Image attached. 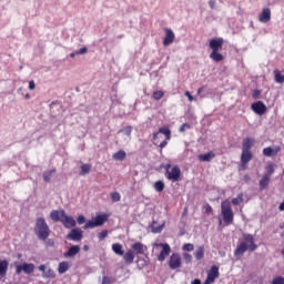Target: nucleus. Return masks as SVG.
<instances>
[{
    "label": "nucleus",
    "mask_w": 284,
    "mask_h": 284,
    "mask_svg": "<svg viewBox=\"0 0 284 284\" xmlns=\"http://www.w3.org/2000/svg\"><path fill=\"white\" fill-rule=\"evenodd\" d=\"M255 252V250H258V245L254 243V235L252 234H244L243 241L237 244V247L234 251V256L240 258V256H243L246 252Z\"/></svg>",
    "instance_id": "f257e3e1"
},
{
    "label": "nucleus",
    "mask_w": 284,
    "mask_h": 284,
    "mask_svg": "<svg viewBox=\"0 0 284 284\" xmlns=\"http://www.w3.org/2000/svg\"><path fill=\"white\" fill-rule=\"evenodd\" d=\"M223 43H225V40H223V38H213L209 42V48L212 50V52L210 53V59H212V61H215V63H220V61H223L225 59V57L220 53L223 50Z\"/></svg>",
    "instance_id": "f03ea898"
},
{
    "label": "nucleus",
    "mask_w": 284,
    "mask_h": 284,
    "mask_svg": "<svg viewBox=\"0 0 284 284\" xmlns=\"http://www.w3.org/2000/svg\"><path fill=\"white\" fill-rule=\"evenodd\" d=\"M34 233H36V236L39 239V241H48V237L50 236V226H48L45 219L43 217L37 219Z\"/></svg>",
    "instance_id": "7ed1b4c3"
},
{
    "label": "nucleus",
    "mask_w": 284,
    "mask_h": 284,
    "mask_svg": "<svg viewBox=\"0 0 284 284\" xmlns=\"http://www.w3.org/2000/svg\"><path fill=\"white\" fill-rule=\"evenodd\" d=\"M161 134H164L165 139L159 144V139H161ZM172 139V131L170 126H162L158 132L153 133V145H159L161 150L168 146V142Z\"/></svg>",
    "instance_id": "20e7f679"
},
{
    "label": "nucleus",
    "mask_w": 284,
    "mask_h": 284,
    "mask_svg": "<svg viewBox=\"0 0 284 284\" xmlns=\"http://www.w3.org/2000/svg\"><path fill=\"white\" fill-rule=\"evenodd\" d=\"M221 214L225 225H232V223H234V211H232V203H230V200L222 201Z\"/></svg>",
    "instance_id": "39448f33"
},
{
    "label": "nucleus",
    "mask_w": 284,
    "mask_h": 284,
    "mask_svg": "<svg viewBox=\"0 0 284 284\" xmlns=\"http://www.w3.org/2000/svg\"><path fill=\"white\" fill-rule=\"evenodd\" d=\"M164 176L168 181H172V183L181 181V168L179 165L172 166V164L168 163L164 165Z\"/></svg>",
    "instance_id": "423d86ee"
},
{
    "label": "nucleus",
    "mask_w": 284,
    "mask_h": 284,
    "mask_svg": "<svg viewBox=\"0 0 284 284\" xmlns=\"http://www.w3.org/2000/svg\"><path fill=\"white\" fill-rule=\"evenodd\" d=\"M108 221L105 214H99L94 217V221L89 220L82 227L83 230H94V227H101Z\"/></svg>",
    "instance_id": "0eeeda50"
},
{
    "label": "nucleus",
    "mask_w": 284,
    "mask_h": 284,
    "mask_svg": "<svg viewBox=\"0 0 284 284\" xmlns=\"http://www.w3.org/2000/svg\"><path fill=\"white\" fill-rule=\"evenodd\" d=\"M16 266V274L19 276L22 272L26 274H32L34 272L36 267L32 263H22V264H14Z\"/></svg>",
    "instance_id": "6e6552de"
},
{
    "label": "nucleus",
    "mask_w": 284,
    "mask_h": 284,
    "mask_svg": "<svg viewBox=\"0 0 284 284\" xmlns=\"http://www.w3.org/2000/svg\"><path fill=\"white\" fill-rule=\"evenodd\" d=\"M155 247H162L161 253L158 255V261H160L161 263H163V261H165L166 256H170V254L172 253V248L170 247V244L165 243H155L154 244Z\"/></svg>",
    "instance_id": "1a4fd4ad"
},
{
    "label": "nucleus",
    "mask_w": 284,
    "mask_h": 284,
    "mask_svg": "<svg viewBox=\"0 0 284 284\" xmlns=\"http://www.w3.org/2000/svg\"><path fill=\"white\" fill-rule=\"evenodd\" d=\"M60 223H62V225L67 230H71V227H77V220H74V217L65 214V212H62V220L60 221Z\"/></svg>",
    "instance_id": "9d476101"
},
{
    "label": "nucleus",
    "mask_w": 284,
    "mask_h": 284,
    "mask_svg": "<svg viewBox=\"0 0 284 284\" xmlns=\"http://www.w3.org/2000/svg\"><path fill=\"white\" fill-rule=\"evenodd\" d=\"M251 110L255 114H258V116H263V114H265V112H267V106L265 105V103H263V101H257V102L251 104Z\"/></svg>",
    "instance_id": "9b49d317"
},
{
    "label": "nucleus",
    "mask_w": 284,
    "mask_h": 284,
    "mask_svg": "<svg viewBox=\"0 0 284 284\" xmlns=\"http://www.w3.org/2000/svg\"><path fill=\"white\" fill-rule=\"evenodd\" d=\"M181 255L179 253H173L169 258L170 270H179L181 267Z\"/></svg>",
    "instance_id": "f8f14e48"
},
{
    "label": "nucleus",
    "mask_w": 284,
    "mask_h": 284,
    "mask_svg": "<svg viewBox=\"0 0 284 284\" xmlns=\"http://www.w3.org/2000/svg\"><path fill=\"white\" fill-rule=\"evenodd\" d=\"M165 36L163 39V45L168 48V45H172L174 43V39H176V36L174 34V31L170 28L164 29Z\"/></svg>",
    "instance_id": "ddd939ff"
},
{
    "label": "nucleus",
    "mask_w": 284,
    "mask_h": 284,
    "mask_svg": "<svg viewBox=\"0 0 284 284\" xmlns=\"http://www.w3.org/2000/svg\"><path fill=\"white\" fill-rule=\"evenodd\" d=\"M67 239L69 241H74L75 243H79V241L83 240V231L81 229H73L71 232L67 235Z\"/></svg>",
    "instance_id": "4468645a"
},
{
    "label": "nucleus",
    "mask_w": 284,
    "mask_h": 284,
    "mask_svg": "<svg viewBox=\"0 0 284 284\" xmlns=\"http://www.w3.org/2000/svg\"><path fill=\"white\" fill-rule=\"evenodd\" d=\"M278 152H281V146L280 145H274V146H267L264 148L262 151V154L264 156H276V154H278Z\"/></svg>",
    "instance_id": "2eb2a0df"
},
{
    "label": "nucleus",
    "mask_w": 284,
    "mask_h": 284,
    "mask_svg": "<svg viewBox=\"0 0 284 284\" xmlns=\"http://www.w3.org/2000/svg\"><path fill=\"white\" fill-rule=\"evenodd\" d=\"M132 252L136 254V256H140L141 254H145V250H148L146 245H143L141 242H135L131 246Z\"/></svg>",
    "instance_id": "dca6fc26"
},
{
    "label": "nucleus",
    "mask_w": 284,
    "mask_h": 284,
    "mask_svg": "<svg viewBox=\"0 0 284 284\" xmlns=\"http://www.w3.org/2000/svg\"><path fill=\"white\" fill-rule=\"evenodd\" d=\"M219 276H220L219 266L213 265L207 273L206 281L214 283V281H216Z\"/></svg>",
    "instance_id": "f3484780"
},
{
    "label": "nucleus",
    "mask_w": 284,
    "mask_h": 284,
    "mask_svg": "<svg viewBox=\"0 0 284 284\" xmlns=\"http://www.w3.org/2000/svg\"><path fill=\"white\" fill-rule=\"evenodd\" d=\"M79 252H81V246L72 245L68 250V252H64L63 256H64V258H72V257L77 256V254H79Z\"/></svg>",
    "instance_id": "a211bd4d"
},
{
    "label": "nucleus",
    "mask_w": 284,
    "mask_h": 284,
    "mask_svg": "<svg viewBox=\"0 0 284 284\" xmlns=\"http://www.w3.org/2000/svg\"><path fill=\"white\" fill-rule=\"evenodd\" d=\"M63 212H65L64 210H53L50 213V219L51 221H53L54 223H61L62 219H63Z\"/></svg>",
    "instance_id": "6ab92c4d"
},
{
    "label": "nucleus",
    "mask_w": 284,
    "mask_h": 284,
    "mask_svg": "<svg viewBox=\"0 0 284 284\" xmlns=\"http://www.w3.org/2000/svg\"><path fill=\"white\" fill-rule=\"evenodd\" d=\"M258 19H260L261 23H267V21H270V19H272V11L270 10V8L263 9Z\"/></svg>",
    "instance_id": "aec40b11"
},
{
    "label": "nucleus",
    "mask_w": 284,
    "mask_h": 284,
    "mask_svg": "<svg viewBox=\"0 0 284 284\" xmlns=\"http://www.w3.org/2000/svg\"><path fill=\"white\" fill-rule=\"evenodd\" d=\"M122 256H123V261H124V263H126V265H132V263H134V256H135L134 251L129 250Z\"/></svg>",
    "instance_id": "412c9836"
},
{
    "label": "nucleus",
    "mask_w": 284,
    "mask_h": 284,
    "mask_svg": "<svg viewBox=\"0 0 284 284\" xmlns=\"http://www.w3.org/2000/svg\"><path fill=\"white\" fill-rule=\"evenodd\" d=\"M254 145V139L252 138H246L242 142V151L244 152H250L252 150V146Z\"/></svg>",
    "instance_id": "4be33fe9"
},
{
    "label": "nucleus",
    "mask_w": 284,
    "mask_h": 284,
    "mask_svg": "<svg viewBox=\"0 0 284 284\" xmlns=\"http://www.w3.org/2000/svg\"><path fill=\"white\" fill-rule=\"evenodd\" d=\"M252 159H253L252 151H242L241 163H243L244 165H247V163H250Z\"/></svg>",
    "instance_id": "5701e85b"
},
{
    "label": "nucleus",
    "mask_w": 284,
    "mask_h": 284,
    "mask_svg": "<svg viewBox=\"0 0 284 284\" xmlns=\"http://www.w3.org/2000/svg\"><path fill=\"white\" fill-rule=\"evenodd\" d=\"M214 156H216V154L213 152V151H210L205 154H200L197 156L199 161H203V162H206V163H210V161H212V159H214Z\"/></svg>",
    "instance_id": "b1692460"
},
{
    "label": "nucleus",
    "mask_w": 284,
    "mask_h": 284,
    "mask_svg": "<svg viewBox=\"0 0 284 284\" xmlns=\"http://www.w3.org/2000/svg\"><path fill=\"white\" fill-rule=\"evenodd\" d=\"M10 265V262L8 260H0V276L3 277L6 274H8V266Z\"/></svg>",
    "instance_id": "393cba45"
},
{
    "label": "nucleus",
    "mask_w": 284,
    "mask_h": 284,
    "mask_svg": "<svg viewBox=\"0 0 284 284\" xmlns=\"http://www.w3.org/2000/svg\"><path fill=\"white\" fill-rule=\"evenodd\" d=\"M273 74L275 83H284V70L280 71L278 69H275Z\"/></svg>",
    "instance_id": "a878e982"
},
{
    "label": "nucleus",
    "mask_w": 284,
    "mask_h": 284,
    "mask_svg": "<svg viewBox=\"0 0 284 284\" xmlns=\"http://www.w3.org/2000/svg\"><path fill=\"white\" fill-rule=\"evenodd\" d=\"M112 252H114L116 256H123V254H125V251H123V245L120 243L112 244Z\"/></svg>",
    "instance_id": "bb28decb"
},
{
    "label": "nucleus",
    "mask_w": 284,
    "mask_h": 284,
    "mask_svg": "<svg viewBox=\"0 0 284 284\" xmlns=\"http://www.w3.org/2000/svg\"><path fill=\"white\" fill-rule=\"evenodd\" d=\"M260 190L261 192H263V190H267V187L270 186V178H267L266 175H263L262 179L260 180Z\"/></svg>",
    "instance_id": "cd10ccee"
},
{
    "label": "nucleus",
    "mask_w": 284,
    "mask_h": 284,
    "mask_svg": "<svg viewBox=\"0 0 284 284\" xmlns=\"http://www.w3.org/2000/svg\"><path fill=\"white\" fill-rule=\"evenodd\" d=\"M70 270V264L68 262H60L58 265V274H65Z\"/></svg>",
    "instance_id": "c85d7f7f"
},
{
    "label": "nucleus",
    "mask_w": 284,
    "mask_h": 284,
    "mask_svg": "<svg viewBox=\"0 0 284 284\" xmlns=\"http://www.w3.org/2000/svg\"><path fill=\"white\" fill-rule=\"evenodd\" d=\"M163 227H165V224H161L156 226V222H153L151 224V232L153 234H161L163 232Z\"/></svg>",
    "instance_id": "c756f323"
},
{
    "label": "nucleus",
    "mask_w": 284,
    "mask_h": 284,
    "mask_svg": "<svg viewBox=\"0 0 284 284\" xmlns=\"http://www.w3.org/2000/svg\"><path fill=\"white\" fill-rule=\"evenodd\" d=\"M196 261H202L203 256H205V247L199 246L194 253Z\"/></svg>",
    "instance_id": "7c9ffc66"
},
{
    "label": "nucleus",
    "mask_w": 284,
    "mask_h": 284,
    "mask_svg": "<svg viewBox=\"0 0 284 284\" xmlns=\"http://www.w3.org/2000/svg\"><path fill=\"white\" fill-rule=\"evenodd\" d=\"M126 153L123 150L118 151L113 154L114 161H125Z\"/></svg>",
    "instance_id": "2f4dec72"
},
{
    "label": "nucleus",
    "mask_w": 284,
    "mask_h": 284,
    "mask_svg": "<svg viewBox=\"0 0 284 284\" xmlns=\"http://www.w3.org/2000/svg\"><path fill=\"white\" fill-rule=\"evenodd\" d=\"M91 170H92V164H82L80 176H85V174H90Z\"/></svg>",
    "instance_id": "473e14b6"
},
{
    "label": "nucleus",
    "mask_w": 284,
    "mask_h": 284,
    "mask_svg": "<svg viewBox=\"0 0 284 284\" xmlns=\"http://www.w3.org/2000/svg\"><path fill=\"white\" fill-rule=\"evenodd\" d=\"M54 172H57V169H52L50 171H47L43 173V181L45 183H50L51 179H52V175L54 174Z\"/></svg>",
    "instance_id": "72a5a7b5"
},
{
    "label": "nucleus",
    "mask_w": 284,
    "mask_h": 284,
    "mask_svg": "<svg viewBox=\"0 0 284 284\" xmlns=\"http://www.w3.org/2000/svg\"><path fill=\"white\" fill-rule=\"evenodd\" d=\"M42 278H57V273H54V270L48 268L43 274Z\"/></svg>",
    "instance_id": "f704fd0d"
},
{
    "label": "nucleus",
    "mask_w": 284,
    "mask_h": 284,
    "mask_svg": "<svg viewBox=\"0 0 284 284\" xmlns=\"http://www.w3.org/2000/svg\"><path fill=\"white\" fill-rule=\"evenodd\" d=\"M155 192H163L165 190V183L163 181H156L153 184Z\"/></svg>",
    "instance_id": "c9c22d12"
},
{
    "label": "nucleus",
    "mask_w": 284,
    "mask_h": 284,
    "mask_svg": "<svg viewBox=\"0 0 284 284\" xmlns=\"http://www.w3.org/2000/svg\"><path fill=\"white\" fill-rule=\"evenodd\" d=\"M265 173H264V176H267L268 179H271L272 178V174H274V171H275V169H274V163H271V164H268L266 168H265Z\"/></svg>",
    "instance_id": "e433bc0d"
},
{
    "label": "nucleus",
    "mask_w": 284,
    "mask_h": 284,
    "mask_svg": "<svg viewBox=\"0 0 284 284\" xmlns=\"http://www.w3.org/2000/svg\"><path fill=\"white\" fill-rule=\"evenodd\" d=\"M232 205H241L243 203V193H239L236 197L231 201Z\"/></svg>",
    "instance_id": "4c0bfd02"
},
{
    "label": "nucleus",
    "mask_w": 284,
    "mask_h": 284,
    "mask_svg": "<svg viewBox=\"0 0 284 284\" xmlns=\"http://www.w3.org/2000/svg\"><path fill=\"white\" fill-rule=\"evenodd\" d=\"M183 252H194V244L186 243L182 246Z\"/></svg>",
    "instance_id": "58836bf2"
},
{
    "label": "nucleus",
    "mask_w": 284,
    "mask_h": 284,
    "mask_svg": "<svg viewBox=\"0 0 284 284\" xmlns=\"http://www.w3.org/2000/svg\"><path fill=\"white\" fill-rule=\"evenodd\" d=\"M111 199H112L113 203H119V201H121V193H119V192L111 193Z\"/></svg>",
    "instance_id": "ea45409f"
},
{
    "label": "nucleus",
    "mask_w": 284,
    "mask_h": 284,
    "mask_svg": "<svg viewBox=\"0 0 284 284\" xmlns=\"http://www.w3.org/2000/svg\"><path fill=\"white\" fill-rule=\"evenodd\" d=\"M164 95H165V93L163 91H155V92H153V99L155 101H161V98L164 97Z\"/></svg>",
    "instance_id": "a19ab883"
},
{
    "label": "nucleus",
    "mask_w": 284,
    "mask_h": 284,
    "mask_svg": "<svg viewBox=\"0 0 284 284\" xmlns=\"http://www.w3.org/2000/svg\"><path fill=\"white\" fill-rule=\"evenodd\" d=\"M99 241H105L108 239V230H103L98 234Z\"/></svg>",
    "instance_id": "79ce46f5"
},
{
    "label": "nucleus",
    "mask_w": 284,
    "mask_h": 284,
    "mask_svg": "<svg viewBox=\"0 0 284 284\" xmlns=\"http://www.w3.org/2000/svg\"><path fill=\"white\" fill-rule=\"evenodd\" d=\"M271 284H284V277L283 276L274 277Z\"/></svg>",
    "instance_id": "37998d69"
},
{
    "label": "nucleus",
    "mask_w": 284,
    "mask_h": 284,
    "mask_svg": "<svg viewBox=\"0 0 284 284\" xmlns=\"http://www.w3.org/2000/svg\"><path fill=\"white\" fill-rule=\"evenodd\" d=\"M185 263H192V255L190 253H183Z\"/></svg>",
    "instance_id": "c03bdc74"
},
{
    "label": "nucleus",
    "mask_w": 284,
    "mask_h": 284,
    "mask_svg": "<svg viewBox=\"0 0 284 284\" xmlns=\"http://www.w3.org/2000/svg\"><path fill=\"white\" fill-rule=\"evenodd\" d=\"M124 132L125 136H131L132 134V126H126L122 130Z\"/></svg>",
    "instance_id": "a18cd8bd"
},
{
    "label": "nucleus",
    "mask_w": 284,
    "mask_h": 284,
    "mask_svg": "<svg viewBox=\"0 0 284 284\" xmlns=\"http://www.w3.org/2000/svg\"><path fill=\"white\" fill-rule=\"evenodd\" d=\"M204 210H205V213H206V214H212V212H213L212 205H210V204H207V203L204 205Z\"/></svg>",
    "instance_id": "49530a36"
},
{
    "label": "nucleus",
    "mask_w": 284,
    "mask_h": 284,
    "mask_svg": "<svg viewBox=\"0 0 284 284\" xmlns=\"http://www.w3.org/2000/svg\"><path fill=\"white\" fill-rule=\"evenodd\" d=\"M79 225H83L85 223V216L84 215H79L77 219Z\"/></svg>",
    "instance_id": "de8ad7c7"
},
{
    "label": "nucleus",
    "mask_w": 284,
    "mask_h": 284,
    "mask_svg": "<svg viewBox=\"0 0 284 284\" xmlns=\"http://www.w3.org/2000/svg\"><path fill=\"white\" fill-rule=\"evenodd\" d=\"M88 52V48H81L78 51H75V54H85Z\"/></svg>",
    "instance_id": "09e8293b"
},
{
    "label": "nucleus",
    "mask_w": 284,
    "mask_h": 284,
    "mask_svg": "<svg viewBox=\"0 0 284 284\" xmlns=\"http://www.w3.org/2000/svg\"><path fill=\"white\" fill-rule=\"evenodd\" d=\"M185 130H190V124L184 123V124L181 125L180 132H185Z\"/></svg>",
    "instance_id": "8fccbe9b"
},
{
    "label": "nucleus",
    "mask_w": 284,
    "mask_h": 284,
    "mask_svg": "<svg viewBox=\"0 0 284 284\" xmlns=\"http://www.w3.org/2000/svg\"><path fill=\"white\" fill-rule=\"evenodd\" d=\"M184 95L187 97L190 103H192V101H194V97L192 95V93H190V91H186V92L184 93Z\"/></svg>",
    "instance_id": "3c124183"
},
{
    "label": "nucleus",
    "mask_w": 284,
    "mask_h": 284,
    "mask_svg": "<svg viewBox=\"0 0 284 284\" xmlns=\"http://www.w3.org/2000/svg\"><path fill=\"white\" fill-rule=\"evenodd\" d=\"M209 6L211 10H214V8H216V0H209Z\"/></svg>",
    "instance_id": "603ef678"
},
{
    "label": "nucleus",
    "mask_w": 284,
    "mask_h": 284,
    "mask_svg": "<svg viewBox=\"0 0 284 284\" xmlns=\"http://www.w3.org/2000/svg\"><path fill=\"white\" fill-rule=\"evenodd\" d=\"M37 88V84L34 83L33 80L29 81V90H34Z\"/></svg>",
    "instance_id": "864d4df0"
},
{
    "label": "nucleus",
    "mask_w": 284,
    "mask_h": 284,
    "mask_svg": "<svg viewBox=\"0 0 284 284\" xmlns=\"http://www.w3.org/2000/svg\"><path fill=\"white\" fill-rule=\"evenodd\" d=\"M38 270L40 271V272H43V274H45V265H40V266H38Z\"/></svg>",
    "instance_id": "5fc2aeb1"
},
{
    "label": "nucleus",
    "mask_w": 284,
    "mask_h": 284,
    "mask_svg": "<svg viewBox=\"0 0 284 284\" xmlns=\"http://www.w3.org/2000/svg\"><path fill=\"white\" fill-rule=\"evenodd\" d=\"M240 171L247 170V164L242 163L239 168Z\"/></svg>",
    "instance_id": "6e6d98bb"
},
{
    "label": "nucleus",
    "mask_w": 284,
    "mask_h": 284,
    "mask_svg": "<svg viewBox=\"0 0 284 284\" xmlns=\"http://www.w3.org/2000/svg\"><path fill=\"white\" fill-rule=\"evenodd\" d=\"M261 94V91L258 90H255L254 93H253V98L254 99H257V97Z\"/></svg>",
    "instance_id": "4d7b16f0"
},
{
    "label": "nucleus",
    "mask_w": 284,
    "mask_h": 284,
    "mask_svg": "<svg viewBox=\"0 0 284 284\" xmlns=\"http://www.w3.org/2000/svg\"><path fill=\"white\" fill-rule=\"evenodd\" d=\"M102 284H110V280L104 276V277L102 278Z\"/></svg>",
    "instance_id": "13d9d810"
},
{
    "label": "nucleus",
    "mask_w": 284,
    "mask_h": 284,
    "mask_svg": "<svg viewBox=\"0 0 284 284\" xmlns=\"http://www.w3.org/2000/svg\"><path fill=\"white\" fill-rule=\"evenodd\" d=\"M205 90V87H201L197 89V94L201 95L203 91Z\"/></svg>",
    "instance_id": "bf43d9fd"
},
{
    "label": "nucleus",
    "mask_w": 284,
    "mask_h": 284,
    "mask_svg": "<svg viewBox=\"0 0 284 284\" xmlns=\"http://www.w3.org/2000/svg\"><path fill=\"white\" fill-rule=\"evenodd\" d=\"M280 212H284V202H282L278 206Z\"/></svg>",
    "instance_id": "052dcab7"
},
{
    "label": "nucleus",
    "mask_w": 284,
    "mask_h": 284,
    "mask_svg": "<svg viewBox=\"0 0 284 284\" xmlns=\"http://www.w3.org/2000/svg\"><path fill=\"white\" fill-rule=\"evenodd\" d=\"M192 284H201V280L195 278V280L192 282Z\"/></svg>",
    "instance_id": "680f3d73"
},
{
    "label": "nucleus",
    "mask_w": 284,
    "mask_h": 284,
    "mask_svg": "<svg viewBox=\"0 0 284 284\" xmlns=\"http://www.w3.org/2000/svg\"><path fill=\"white\" fill-rule=\"evenodd\" d=\"M243 180L247 183L251 180L250 175H244Z\"/></svg>",
    "instance_id": "e2e57ef3"
},
{
    "label": "nucleus",
    "mask_w": 284,
    "mask_h": 284,
    "mask_svg": "<svg viewBox=\"0 0 284 284\" xmlns=\"http://www.w3.org/2000/svg\"><path fill=\"white\" fill-rule=\"evenodd\" d=\"M77 54H79V53H77V51H75V52H72V53H70V58H71V59H74V57H77Z\"/></svg>",
    "instance_id": "0e129e2a"
},
{
    "label": "nucleus",
    "mask_w": 284,
    "mask_h": 284,
    "mask_svg": "<svg viewBox=\"0 0 284 284\" xmlns=\"http://www.w3.org/2000/svg\"><path fill=\"white\" fill-rule=\"evenodd\" d=\"M83 250H84V252H88V250H90V246L84 245V246H83Z\"/></svg>",
    "instance_id": "69168bd1"
},
{
    "label": "nucleus",
    "mask_w": 284,
    "mask_h": 284,
    "mask_svg": "<svg viewBox=\"0 0 284 284\" xmlns=\"http://www.w3.org/2000/svg\"><path fill=\"white\" fill-rule=\"evenodd\" d=\"M203 284H212V282H210L209 280H205Z\"/></svg>",
    "instance_id": "338daca9"
},
{
    "label": "nucleus",
    "mask_w": 284,
    "mask_h": 284,
    "mask_svg": "<svg viewBox=\"0 0 284 284\" xmlns=\"http://www.w3.org/2000/svg\"><path fill=\"white\" fill-rule=\"evenodd\" d=\"M281 254L284 257V247L282 248Z\"/></svg>",
    "instance_id": "774afa93"
}]
</instances>
